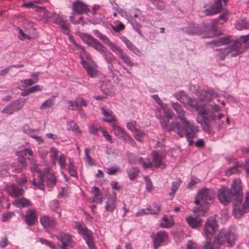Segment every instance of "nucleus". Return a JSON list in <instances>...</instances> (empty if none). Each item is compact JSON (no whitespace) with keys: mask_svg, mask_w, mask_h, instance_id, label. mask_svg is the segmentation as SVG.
Returning a JSON list of instances; mask_svg holds the SVG:
<instances>
[{"mask_svg":"<svg viewBox=\"0 0 249 249\" xmlns=\"http://www.w3.org/2000/svg\"><path fill=\"white\" fill-rule=\"evenodd\" d=\"M50 158L53 163L56 162V159L59 154V151L54 147H51L50 150Z\"/></svg>","mask_w":249,"mask_h":249,"instance_id":"obj_47","label":"nucleus"},{"mask_svg":"<svg viewBox=\"0 0 249 249\" xmlns=\"http://www.w3.org/2000/svg\"><path fill=\"white\" fill-rule=\"evenodd\" d=\"M123 41L124 43V44L126 45L127 48L130 50L131 51L133 52L134 53L136 54H138L140 53V51L139 50L136 48V46H135L132 43L129 41L127 38L124 37L123 38Z\"/></svg>","mask_w":249,"mask_h":249,"instance_id":"obj_39","label":"nucleus"},{"mask_svg":"<svg viewBox=\"0 0 249 249\" xmlns=\"http://www.w3.org/2000/svg\"><path fill=\"white\" fill-rule=\"evenodd\" d=\"M23 131L30 137L35 139L39 144L43 142L41 137L36 135L38 130L29 128L28 125H24L23 126Z\"/></svg>","mask_w":249,"mask_h":249,"instance_id":"obj_23","label":"nucleus"},{"mask_svg":"<svg viewBox=\"0 0 249 249\" xmlns=\"http://www.w3.org/2000/svg\"><path fill=\"white\" fill-rule=\"evenodd\" d=\"M37 174V178H34L33 184L37 188L41 190L44 189V181L46 179V184L48 186L53 187L56 184V177L52 173H50L49 167H46L42 171L38 166H35L32 168Z\"/></svg>","mask_w":249,"mask_h":249,"instance_id":"obj_3","label":"nucleus"},{"mask_svg":"<svg viewBox=\"0 0 249 249\" xmlns=\"http://www.w3.org/2000/svg\"><path fill=\"white\" fill-rule=\"evenodd\" d=\"M134 133V138L139 142H142L143 137L145 136V133L142 130L138 129Z\"/></svg>","mask_w":249,"mask_h":249,"instance_id":"obj_46","label":"nucleus"},{"mask_svg":"<svg viewBox=\"0 0 249 249\" xmlns=\"http://www.w3.org/2000/svg\"><path fill=\"white\" fill-rule=\"evenodd\" d=\"M207 206L205 205L204 206H200L199 207H196L194 208L193 212L194 213H199V214L204 215L205 212H207Z\"/></svg>","mask_w":249,"mask_h":249,"instance_id":"obj_49","label":"nucleus"},{"mask_svg":"<svg viewBox=\"0 0 249 249\" xmlns=\"http://www.w3.org/2000/svg\"><path fill=\"white\" fill-rule=\"evenodd\" d=\"M15 215V213L13 212H8L2 214L1 221L3 222L9 220Z\"/></svg>","mask_w":249,"mask_h":249,"instance_id":"obj_53","label":"nucleus"},{"mask_svg":"<svg viewBox=\"0 0 249 249\" xmlns=\"http://www.w3.org/2000/svg\"><path fill=\"white\" fill-rule=\"evenodd\" d=\"M172 107L177 112L181 122H183L186 119L185 117V112L178 103L171 102Z\"/></svg>","mask_w":249,"mask_h":249,"instance_id":"obj_27","label":"nucleus"},{"mask_svg":"<svg viewBox=\"0 0 249 249\" xmlns=\"http://www.w3.org/2000/svg\"><path fill=\"white\" fill-rule=\"evenodd\" d=\"M218 97V94L214 92L212 89H208L205 90H201L200 95H198V99L201 101H211L213 100V97Z\"/></svg>","mask_w":249,"mask_h":249,"instance_id":"obj_17","label":"nucleus"},{"mask_svg":"<svg viewBox=\"0 0 249 249\" xmlns=\"http://www.w3.org/2000/svg\"><path fill=\"white\" fill-rule=\"evenodd\" d=\"M80 36L84 42L96 50L98 51L101 48H103V45L90 35L86 33H82Z\"/></svg>","mask_w":249,"mask_h":249,"instance_id":"obj_13","label":"nucleus"},{"mask_svg":"<svg viewBox=\"0 0 249 249\" xmlns=\"http://www.w3.org/2000/svg\"><path fill=\"white\" fill-rule=\"evenodd\" d=\"M116 196L110 197L107 198L106 202L105 209L107 211L112 212L116 209Z\"/></svg>","mask_w":249,"mask_h":249,"instance_id":"obj_30","label":"nucleus"},{"mask_svg":"<svg viewBox=\"0 0 249 249\" xmlns=\"http://www.w3.org/2000/svg\"><path fill=\"white\" fill-rule=\"evenodd\" d=\"M215 195V192L213 189H203L198 192L196 197L195 203L197 205H199L201 201L205 204H210L214 199Z\"/></svg>","mask_w":249,"mask_h":249,"instance_id":"obj_5","label":"nucleus"},{"mask_svg":"<svg viewBox=\"0 0 249 249\" xmlns=\"http://www.w3.org/2000/svg\"><path fill=\"white\" fill-rule=\"evenodd\" d=\"M144 179L146 182V189L148 192H151L153 187L152 182L148 177H144Z\"/></svg>","mask_w":249,"mask_h":249,"instance_id":"obj_62","label":"nucleus"},{"mask_svg":"<svg viewBox=\"0 0 249 249\" xmlns=\"http://www.w3.org/2000/svg\"><path fill=\"white\" fill-rule=\"evenodd\" d=\"M218 52V53L217 54L218 56L222 60L224 59L226 56L230 53L229 51H228V49H227V48H225L224 49H220L217 50Z\"/></svg>","mask_w":249,"mask_h":249,"instance_id":"obj_54","label":"nucleus"},{"mask_svg":"<svg viewBox=\"0 0 249 249\" xmlns=\"http://www.w3.org/2000/svg\"><path fill=\"white\" fill-rule=\"evenodd\" d=\"M93 32L97 37L100 38L105 44L108 45L110 48L111 47L112 45L114 44L111 42L106 36L101 34L99 30H94Z\"/></svg>","mask_w":249,"mask_h":249,"instance_id":"obj_35","label":"nucleus"},{"mask_svg":"<svg viewBox=\"0 0 249 249\" xmlns=\"http://www.w3.org/2000/svg\"><path fill=\"white\" fill-rule=\"evenodd\" d=\"M127 127L128 129L132 132H135L138 128L136 127V122L134 121H131L127 124Z\"/></svg>","mask_w":249,"mask_h":249,"instance_id":"obj_59","label":"nucleus"},{"mask_svg":"<svg viewBox=\"0 0 249 249\" xmlns=\"http://www.w3.org/2000/svg\"><path fill=\"white\" fill-rule=\"evenodd\" d=\"M223 237L226 240L227 243L229 246H232L235 242L236 238V236L234 234V232L231 230H229L227 231H225L223 230Z\"/></svg>","mask_w":249,"mask_h":249,"instance_id":"obj_26","label":"nucleus"},{"mask_svg":"<svg viewBox=\"0 0 249 249\" xmlns=\"http://www.w3.org/2000/svg\"><path fill=\"white\" fill-rule=\"evenodd\" d=\"M248 26L249 25L247 22H246L245 20L242 19L238 23L237 25H236V28L238 30H241L247 29Z\"/></svg>","mask_w":249,"mask_h":249,"instance_id":"obj_56","label":"nucleus"},{"mask_svg":"<svg viewBox=\"0 0 249 249\" xmlns=\"http://www.w3.org/2000/svg\"><path fill=\"white\" fill-rule=\"evenodd\" d=\"M203 12L205 16H209L214 15L218 13L219 11L211 5L210 7L204 10Z\"/></svg>","mask_w":249,"mask_h":249,"instance_id":"obj_45","label":"nucleus"},{"mask_svg":"<svg viewBox=\"0 0 249 249\" xmlns=\"http://www.w3.org/2000/svg\"><path fill=\"white\" fill-rule=\"evenodd\" d=\"M68 171L70 175L75 178H77V173L75 166L72 162H70L68 166Z\"/></svg>","mask_w":249,"mask_h":249,"instance_id":"obj_48","label":"nucleus"},{"mask_svg":"<svg viewBox=\"0 0 249 249\" xmlns=\"http://www.w3.org/2000/svg\"><path fill=\"white\" fill-rule=\"evenodd\" d=\"M175 96L185 106L191 107L197 111V122L200 124L202 129L205 132L210 133L212 130L210 123L215 119L214 113L211 110L204 108V105L198 104V100L196 99L191 98L186 95L180 96L176 94Z\"/></svg>","mask_w":249,"mask_h":249,"instance_id":"obj_2","label":"nucleus"},{"mask_svg":"<svg viewBox=\"0 0 249 249\" xmlns=\"http://www.w3.org/2000/svg\"><path fill=\"white\" fill-rule=\"evenodd\" d=\"M112 127L113 128V130L114 131V134L118 137V138L121 139L122 136L125 134V131L118 125L113 124L112 125Z\"/></svg>","mask_w":249,"mask_h":249,"instance_id":"obj_41","label":"nucleus"},{"mask_svg":"<svg viewBox=\"0 0 249 249\" xmlns=\"http://www.w3.org/2000/svg\"><path fill=\"white\" fill-rule=\"evenodd\" d=\"M212 5L218 11L220 12L222 9L221 0H214V4Z\"/></svg>","mask_w":249,"mask_h":249,"instance_id":"obj_64","label":"nucleus"},{"mask_svg":"<svg viewBox=\"0 0 249 249\" xmlns=\"http://www.w3.org/2000/svg\"><path fill=\"white\" fill-rule=\"evenodd\" d=\"M18 156L20 157L26 156L27 155L31 156L32 155V151L28 148H25L23 150H19L17 152Z\"/></svg>","mask_w":249,"mask_h":249,"instance_id":"obj_50","label":"nucleus"},{"mask_svg":"<svg viewBox=\"0 0 249 249\" xmlns=\"http://www.w3.org/2000/svg\"><path fill=\"white\" fill-rule=\"evenodd\" d=\"M65 160V156L64 154H61L58 158V161L60 167L62 169H64L66 167Z\"/></svg>","mask_w":249,"mask_h":249,"instance_id":"obj_57","label":"nucleus"},{"mask_svg":"<svg viewBox=\"0 0 249 249\" xmlns=\"http://www.w3.org/2000/svg\"><path fill=\"white\" fill-rule=\"evenodd\" d=\"M186 220L188 225L192 229H197L200 228L202 223V219L198 216H188Z\"/></svg>","mask_w":249,"mask_h":249,"instance_id":"obj_19","label":"nucleus"},{"mask_svg":"<svg viewBox=\"0 0 249 249\" xmlns=\"http://www.w3.org/2000/svg\"><path fill=\"white\" fill-rule=\"evenodd\" d=\"M181 182V180L180 179H178L177 181H174L172 182L171 191L169 194L170 196L172 197L174 196L176 191L178 190Z\"/></svg>","mask_w":249,"mask_h":249,"instance_id":"obj_43","label":"nucleus"},{"mask_svg":"<svg viewBox=\"0 0 249 249\" xmlns=\"http://www.w3.org/2000/svg\"><path fill=\"white\" fill-rule=\"evenodd\" d=\"M67 129L68 130H72L75 133L80 134L81 133L78 125L74 123L72 120H70L68 122Z\"/></svg>","mask_w":249,"mask_h":249,"instance_id":"obj_40","label":"nucleus"},{"mask_svg":"<svg viewBox=\"0 0 249 249\" xmlns=\"http://www.w3.org/2000/svg\"><path fill=\"white\" fill-rule=\"evenodd\" d=\"M72 9L75 14H82L89 11L88 6L80 0L74 1L72 5Z\"/></svg>","mask_w":249,"mask_h":249,"instance_id":"obj_18","label":"nucleus"},{"mask_svg":"<svg viewBox=\"0 0 249 249\" xmlns=\"http://www.w3.org/2000/svg\"><path fill=\"white\" fill-rule=\"evenodd\" d=\"M75 104L76 107H82V106L86 107L87 106V101L83 98H77L75 100Z\"/></svg>","mask_w":249,"mask_h":249,"instance_id":"obj_60","label":"nucleus"},{"mask_svg":"<svg viewBox=\"0 0 249 249\" xmlns=\"http://www.w3.org/2000/svg\"><path fill=\"white\" fill-rule=\"evenodd\" d=\"M13 204L18 207H24L31 205V202L24 198L18 199L13 202Z\"/></svg>","mask_w":249,"mask_h":249,"instance_id":"obj_38","label":"nucleus"},{"mask_svg":"<svg viewBox=\"0 0 249 249\" xmlns=\"http://www.w3.org/2000/svg\"><path fill=\"white\" fill-rule=\"evenodd\" d=\"M38 81V78H35L34 80L31 79L22 80L21 81V83L25 86H29L33 85L34 84L36 83Z\"/></svg>","mask_w":249,"mask_h":249,"instance_id":"obj_55","label":"nucleus"},{"mask_svg":"<svg viewBox=\"0 0 249 249\" xmlns=\"http://www.w3.org/2000/svg\"><path fill=\"white\" fill-rule=\"evenodd\" d=\"M183 127L181 125L183 128L184 135L187 139H193L197 137V133L198 132L197 126L193 124H191L190 122L186 119L181 122Z\"/></svg>","mask_w":249,"mask_h":249,"instance_id":"obj_8","label":"nucleus"},{"mask_svg":"<svg viewBox=\"0 0 249 249\" xmlns=\"http://www.w3.org/2000/svg\"><path fill=\"white\" fill-rule=\"evenodd\" d=\"M223 230L220 231L218 234L214 238L213 243H211V248L212 249H220L221 246L224 242V239L223 237Z\"/></svg>","mask_w":249,"mask_h":249,"instance_id":"obj_25","label":"nucleus"},{"mask_svg":"<svg viewBox=\"0 0 249 249\" xmlns=\"http://www.w3.org/2000/svg\"><path fill=\"white\" fill-rule=\"evenodd\" d=\"M40 222L42 226L45 229L54 228L55 225L54 219L53 217L47 215L40 217Z\"/></svg>","mask_w":249,"mask_h":249,"instance_id":"obj_24","label":"nucleus"},{"mask_svg":"<svg viewBox=\"0 0 249 249\" xmlns=\"http://www.w3.org/2000/svg\"><path fill=\"white\" fill-rule=\"evenodd\" d=\"M70 38L71 39V42L73 43V44L74 45V46L75 47V48L77 49H81L82 50V53L80 54L81 58L82 59V57L83 58L82 55H84V56L86 57V58L87 59L91 60V56L88 53H87L85 51L84 48L83 47L77 44L71 36L70 37Z\"/></svg>","mask_w":249,"mask_h":249,"instance_id":"obj_37","label":"nucleus"},{"mask_svg":"<svg viewBox=\"0 0 249 249\" xmlns=\"http://www.w3.org/2000/svg\"><path fill=\"white\" fill-rule=\"evenodd\" d=\"M129 178L132 180L136 178L139 173V170L137 167H131L127 170Z\"/></svg>","mask_w":249,"mask_h":249,"instance_id":"obj_42","label":"nucleus"},{"mask_svg":"<svg viewBox=\"0 0 249 249\" xmlns=\"http://www.w3.org/2000/svg\"><path fill=\"white\" fill-rule=\"evenodd\" d=\"M231 166L225 172L227 176H230L241 172L244 166L242 162L240 163L234 160L231 162Z\"/></svg>","mask_w":249,"mask_h":249,"instance_id":"obj_16","label":"nucleus"},{"mask_svg":"<svg viewBox=\"0 0 249 249\" xmlns=\"http://www.w3.org/2000/svg\"><path fill=\"white\" fill-rule=\"evenodd\" d=\"M112 51L119 55V57L127 65L132 67L134 65L130 57L119 47L113 44L110 48Z\"/></svg>","mask_w":249,"mask_h":249,"instance_id":"obj_10","label":"nucleus"},{"mask_svg":"<svg viewBox=\"0 0 249 249\" xmlns=\"http://www.w3.org/2000/svg\"><path fill=\"white\" fill-rule=\"evenodd\" d=\"M190 27H189L187 30V33L190 35H201L204 34V33L206 31V29H208L210 32V28L206 27L205 30L202 29L201 27H199L197 24L192 23Z\"/></svg>","mask_w":249,"mask_h":249,"instance_id":"obj_22","label":"nucleus"},{"mask_svg":"<svg viewBox=\"0 0 249 249\" xmlns=\"http://www.w3.org/2000/svg\"><path fill=\"white\" fill-rule=\"evenodd\" d=\"M55 98V96H52L45 100L40 106V109L43 110L52 107L54 105Z\"/></svg>","mask_w":249,"mask_h":249,"instance_id":"obj_36","label":"nucleus"},{"mask_svg":"<svg viewBox=\"0 0 249 249\" xmlns=\"http://www.w3.org/2000/svg\"><path fill=\"white\" fill-rule=\"evenodd\" d=\"M89 152L90 150L89 148H86L85 150V158L87 160V162L89 165H91L94 164V162L93 161L92 159L89 155Z\"/></svg>","mask_w":249,"mask_h":249,"instance_id":"obj_58","label":"nucleus"},{"mask_svg":"<svg viewBox=\"0 0 249 249\" xmlns=\"http://www.w3.org/2000/svg\"><path fill=\"white\" fill-rule=\"evenodd\" d=\"M153 207L156 210H152L151 207L147 208V209H143L139 211L136 213L137 216H139L141 214H158L160 213L161 207L160 206L159 204L154 203Z\"/></svg>","mask_w":249,"mask_h":249,"instance_id":"obj_20","label":"nucleus"},{"mask_svg":"<svg viewBox=\"0 0 249 249\" xmlns=\"http://www.w3.org/2000/svg\"><path fill=\"white\" fill-rule=\"evenodd\" d=\"M165 116L158 117L160 122L164 130L167 131H174L177 133L180 138L184 137L183 128L179 122H173L169 124L168 122L169 119H171L173 116V112L168 110L163 109Z\"/></svg>","mask_w":249,"mask_h":249,"instance_id":"obj_4","label":"nucleus"},{"mask_svg":"<svg viewBox=\"0 0 249 249\" xmlns=\"http://www.w3.org/2000/svg\"><path fill=\"white\" fill-rule=\"evenodd\" d=\"M241 181L239 178L233 180L230 189L222 186L217 191V197L220 203L226 205L231 201H234V212L242 215L249 211V192L246 194L245 200L241 209L238 208V204H241L243 200V192Z\"/></svg>","mask_w":249,"mask_h":249,"instance_id":"obj_1","label":"nucleus"},{"mask_svg":"<svg viewBox=\"0 0 249 249\" xmlns=\"http://www.w3.org/2000/svg\"><path fill=\"white\" fill-rule=\"evenodd\" d=\"M50 17L51 20L56 24L58 25L62 29L63 33L68 35L70 32L68 24L66 21L59 15L54 13Z\"/></svg>","mask_w":249,"mask_h":249,"instance_id":"obj_11","label":"nucleus"},{"mask_svg":"<svg viewBox=\"0 0 249 249\" xmlns=\"http://www.w3.org/2000/svg\"><path fill=\"white\" fill-rule=\"evenodd\" d=\"M91 192L94 196L92 201L101 203L103 200V197L100 192L99 188L96 186L93 187Z\"/></svg>","mask_w":249,"mask_h":249,"instance_id":"obj_32","label":"nucleus"},{"mask_svg":"<svg viewBox=\"0 0 249 249\" xmlns=\"http://www.w3.org/2000/svg\"><path fill=\"white\" fill-rule=\"evenodd\" d=\"M9 170V167L6 162H5L0 167V174L6 176L7 173H9L8 170Z\"/></svg>","mask_w":249,"mask_h":249,"instance_id":"obj_61","label":"nucleus"},{"mask_svg":"<svg viewBox=\"0 0 249 249\" xmlns=\"http://www.w3.org/2000/svg\"><path fill=\"white\" fill-rule=\"evenodd\" d=\"M98 51L104 53L105 58L108 63H111L114 61V56L104 46H103V48H101Z\"/></svg>","mask_w":249,"mask_h":249,"instance_id":"obj_34","label":"nucleus"},{"mask_svg":"<svg viewBox=\"0 0 249 249\" xmlns=\"http://www.w3.org/2000/svg\"><path fill=\"white\" fill-rule=\"evenodd\" d=\"M172 226L171 220L168 219L166 217L162 218V221L160 223V226L162 228H169Z\"/></svg>","mask_w":249,"mask_h":249,"instance_id":"obj_52","label":"nucleus"},{"mask_svg":"<svg viewBox=\"0 0 249 249\" xmlns=\"http://www.w3.org/2000/svg\"><path fill=\"white\" fill-rule=\"evenodd\" d=\"M152 163L156 168L164 169L166 166L163 162L162 157L157 152H153L152 153Z\"/></svg>","mask_w":249,"mask_h":249,"instance_id":"obj_21","label":"nucleus"},{"mask_svg":"<svg viewBox=\"0 0 249 249\" xmlns=\"http://www.w3.org/2000/svg\"><path fill=\"white\" fill-rule=\"evenodd\" d=\"M23 192V190L22 188L19 187L14 186L12 188L11 195L12 196L18 197L22 196Z\"/></svg>","mask_w":249,"mask_h":249,"instance_id":"obj_44","label":"nucleus"},{"mask_svg":"<svg viewBox=\"0 0 249 249\" xmlns=\"http://www.w3.org/2000/svg\"><path fill=\"white\" fill-rule=\"evenodd\" d=\"M112 87L111 82H108L106 84H103L101 86V89L106 94H107L111 90Z\"/></svg>","mask_w":249,"mask_h":249,"instance_id":"obj_51","label":"nucleus"},{"mask_svg":"<svg viewBox=\"0 0 249 249\" xmlns=\"http://www.w3.org/2000/svg\"><path fill=\"white\" fill-rule=\"evenodd\" d=\"M24 103V101L19 99L15 100L9 105L3 108L2 110V112L8 114H13L14 112L20 110L22 108Z\"/></svg>","mask_w":249,"mask_h":249,"instance_id":"obj_12","label":"nucleus"},{"mask_svg":"<svg viewBox=\"0 0 249 249\" xmlns=\"http://www.w3.org/2000/svg\"><path fill=\"white\" fill-rule=\"evenodd\" d=\"M218 224L215 216L209 217L205 222L203 232L206 237L211 239L218 230Z\"/></svg>","mask_w":249,"mask_h":249,"instance_id":"obj_6","label":"nucleus"},{"mask_svg":"<svg viewBox=\"0 0 249 249\" xmlns=\"http://www.w3.org/2000/svg\"><path fill=\"white\" fill-rule=\"evenodd\" d=\"M227 49L230 51L229 53H231L232 57H235L244 52L241 48V43L238 40L230 41V45L227 47Z\"/></svg>","mask_w":249,"mask_h":249,"instance_id":"obj_14","label":"nucleus"},{"mask_svg":"<svg viewBox=\"0 0 249 249\" xmlns=\"http://www.w3.org/2000/svg\"><path fill=\"white\" fill-rule=\"evenodd\" d=\"M231 41L230 36L219 38L217 40H213L209 42V44L216 46H220L228 44Z\"/></svg>","mask_w":249,"mask_h":249,"instance_id":"obj_33","label":"nucleus"},{"mask_svg":"<svg viewBox=\"0 0 249 249\" xmlns=\"http://www.w3.org/2000/svg\"><path fill=\"white\" fill-rule=\"evenodd\" d=\"M228 15V12H224L222 14H221L217 19H214L213 21H212L211 23V27L210 29V33L208 35L206 36V37L210 38L216 36V25L218 23V22L220 20H226L227 19V16Z\"/></svg>","mask_w":249,"mask_h":249,"instance_id":"obj_15","label":"nucleus"},{"mask_svg":"<svg viewBox=\"0 0 249 249\" xmlns=\"http://www.w3.org/2000/svg\"><path fill=\"white\" fill-rule=\"evenodd\" d=\"M153 243L154 249H158L168 239V234L165 231H160L151 236Z\"/></svg>","mask_w":249,"mask_h":249,"instance_id":"obj_9","label":"nucleus"},{"mask_svg":"<svg viewBox=\"0 0 249 249\" xmlns=\"http://www.w3.org/2000/svg\"><path fill=\"white\" fill-rule=\"evenodd\" d=\"M25 218L26 224L29 226L33 225L35 222L37 220L36 215L35 211L33 210L27 211Z\"/></svg>","mask_w":249,"mask_h":249,"instance_id":"obj_28","label":"nucleus"},{"mask_svg":"<svg viewBox=\"0 0 249 249\" xmlns=\"http://www.w3.org/2000/svg\"><path fill=\"white\" fill-rule=\"evenodd\" d=\"M15 164L14 163L13 166L11 165L10 167L12 168V171H15L18 173L20 172L22 169L26 166V162L23 157L19 158L18 163L17 165Z\"/></svg>","mask_w":249,"mask_h":249,"instance_id":"obj_31","label":"nucleus"},{"mask_svg":"<svg viewBox=\"0 0 249 249\" xmlns=\"http://www.w3.org/2000/svg\"><path fill=\"white\" fill-rule=\"evenodd\" d=\"M81 64L83 68L86 70L87 73L91 77H94L97 75V71L93 67L91 66L82 57Z\"/></svg>","mask_w":249,"mask_h":249,"instance_id":"obj_29","label":"nucleus"},{"mask_svg":"<svg viewBox=\"0 0 249 249\" xmlns=\"http://www.w3.org/2000/svg\"><path fill=\"white\" fill-rule=\"evenodd\" d=\"M77 228L79 233L81 234L90 249H96L91 231L83 224H78Z\"/></svg>","mask_w":249,"mask_h":249,"instance_id":"obj_7","label":"nucleus"},{"mask_svg":"<svg viewBox=\"0 0 249 249\" xmlns=\"http://www.w3.org/2000/svg\"><path fill=\"white\" fill-rule=\"evenodd\" d=\"M140 162L142 163V166L144 169H147L149 168H152L153 166V163L148 161V162H146L144 161L142 158L139 159Z\"/></svg>","mask_w":249,"mask_h":249,"instance_id":"obj_63","label":"nucleus"}]
</instances>
